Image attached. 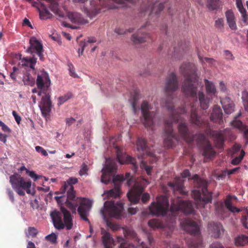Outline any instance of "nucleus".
<instances>
[{
  "label": "nucleus",
  "mask_w": 248,
  "mask_h": 248,
  "mask_svg": "<svg viewBox=\"0 0 248 248\" xmlns=\"http://www.w3.org/2000/svg\"><path fill=\"white\" fill-rule=\"evenodd\" d=\"M180 70L185 78L182 84V91L186 97L195 101L191 104L190 122L197 126L202 127L206 123L198 115L196 109L194 108L195 104H198L199 102L201 108L205 110L208 108L210 99L205 96L203 92L199 91L197 93L198 77L194 65L189 63H183L180 66Z\"/></svg>",
  "instance_id": "obj_1"
},
{
  "label": "nucleus",
  "mask_w": 248,
  "mask_h": 248,
  "mask_svg": "<svg viewBox=\"0 0 248 248\" xmlns=\"http://www.w3.org/2000/svg\"><path fill=\"white\" fill-rule=\"evenodd\" d=\"M178 88L177 78L174 73H171L166 79L165 91L168 98L164 103V106L170 112L169 119L166 120L165 122L164 129L166 134L164 141V145L168 148L172 147L174 144V141L178 140L177 135L173 132L172 123H177L179 121L182 120L181 115L186 113V110L183 107L177 109L173 108L174 106L172 102V93L177 90Z\"/></svg>",
  "instance_id": "obj_2"
},
{
  "label": "nucleus",
  "mask_w": 248,
  "mask_h": 248,
  "mask_svg": "<svg viewBox=\"0 0 248 248\" xmlns=\"http://www.w3.org/2000/svg\"><path fill=\"white\" fill-rule=\"evenodd\" d=\"M78 180L76 178L71 177L66 182H64L60 189L62 194L67 193V198L65 201L66 206L70 209L73 213H76V208L81 218L89 222L87 216L91 208V204L90 201L86 199L81 198L76 196V191L74 189L73 185L77 183Z\"/></svg>",
  "instance_id": "obj_3"
},
{
  "label": "nucleus",
  "mask_w": 248,
  "mask_h": 248,
  "mask_svg": "<svg viewBox=\"0 0 248 248\" xmlns=\"http://www.w3.org/2000/svg\"><path fill=\"white\" fill-rule=\"evenodd\" d=\"M117 169V165L115 161L107 160L106 166L102 169L101 182L105 184H108L112 178L114 187L107 191L106 193L109 197L116 198L121 194L120 188L121 183L125 180L123 175H117L112 176L113 173Z\"/></svg>",
  "instance_id": "obj_4"
},
{
  "label": "nucleus",
  "mask_w": 248,
  "mask_h": 248,
  "mask_svg": "<svg viewBox=\"0 0 248 248\" xmlns=\"http://www.w3.org/2000/svg\"><path fill=\"white\" fill-rule=\"evenodd\" d=\"M181 225L191 235V238L186 241L188 248H202V239L197 223L189 218H186L181 222ZM141 247L142 248H149L143 243H141ZM170 248H180L177 245H173Z\"/></svg>",
  "instance_id": "obj_5"
},
{
  "label": "nucleus",
  "mask_w": 248,
  "mask_h": 248,
  "mask_svg": "<svg viewBox=\"0 0 248 248\" xmlns=\"http://www.w3.org/2000/svg\"><path fill=\"white\" fill-rule=\"evenodd\" d=\"M54 227L57 230H62L65 227L67 230L72 229L73 224L70 212L65 207H61V210H54L50 213Z\"/></svg>",
  "instance_id": "obj_6"
},
{
  "label": "nucleus",
  "mask_w": 248,
  "mask_h": 248,
  "mask_svg": "<svg viewBox=\"0 0 248 248\" xmlns=\"http://www.w3.org/2000/svg\"><path fill=\"white\" fill-rule=\"evenodd\" d=\"M192 179H194V186L199 188L192 191V195L195 201L198 202H202L203 204L211 202L212 193L207 190V182L200 179L197 174H195Z\"/></svg>",
  "instance_id": "obj_7"
},
{
  "label": "nucleus",
  "mask_w": 248,
  "mask_h": 248,
  "mask_svg": "<svg viewBox=\"0 0 248 248\" xmlns=\"http://www.w3.org/2000/svg\"><path fill=\"white\" fill-rule=\"evenodd\" d=\"M10 183L15 191L20 196H24L25 191L31 194V182L30 180L25 181L20 175L16 173L10 176Z\"/></svg>",
  "instance_id": "obj_8"
},
{
  "label": "nucleus",
  "mask_w": 248,
  "mask_h": 248,
  "mask_svg": "<svg viewBox=\"0 0 248 248\" xmlns=\"http://www.w3.org/2000/svg\"><path fill=\"white\" fill-rule=\"evenodd\" d=\"M207 135L213 139L215 147L221 150L224 149L225 137L228 136L229 140L231 141L236 139L234 134L231 130L227 129L224 131H216L210 129L207 132Z\"/></svg>",
  "instance_id": "obj_9"
},
{
  "label": "nucleus",
  "mask_w": 248,
  "mask_h": 248,
  "mask_svg": "<svg viewBox=\"0 0 248 248\" xmlns=\"http://www.w3.org/2000/svg\"><path fill=\"white\" fill-rule=\"evenodd\" d=\"M156 202H152L149 206V210L152 215L159 216H165L169 211V200L165 196L157 197Z\"/></svg>",
  "instance_id": "obj_10"
},
{
  "label": "nucleus",
  "mask_w": 248,
  "mask_h": 248,
  "mask_svg": "<svg viewBox=\"0 0 248 248\" xmlns=\"http://www.w3.org/2000/svg\"><path fill=\"white\" fill-rule=\"evenodd\" d=\"M170 211L173 216H175L179 211L188 215L193 214L194 209L191 202L183 201L179 197H177L176 199L172 200Z\"/></svg>",
  "instance_id": "obj_11"
},
{
  "label": "nucleus",
  "mask_w": 248,
  "mask_h": 248,
  "mask_svg": "<svg viewBox=\"0 0 248 248\" xmlns=\"http://www.w3.org/2000/svg\"><path fill=\"white\" fill-rule=\"evenodd\" d=\"M124 209V204L122 202L115 203L114 201H108L104 203V209L101 210L100 214L104 219L107 218L106 212L111 217L119 218Z\"/></svg>",
  "instance_id": "obj_12"
},
{
  "label": "nucleus",
  "mask_w": 248,
  "mask_h": 248,
  "mask_svg": "<svg viewBox=\"0 0 248 248\" xmlns=\"http://www.w3.org/2000/svg\"><path fill=\"white\" fill-rule=\"evenodd\" d=\"M152 106L147 101H144L141 105V110L143 117L142 122L146 127L152 129L154 124V119L156 113L151 111Z\"/></svg>",
  "instance_id": "obj_13"
},
{
  "label": "nucleus",
  "mask_w": 248,
  "mask_h": 248,
  "mask_svg": "<svg viewBox=\"0 0 248 248\" xmlns=\"http://www.w3.org/2000/svg\"><path fill=\"white\" fill-rule=\"evenodd\" d=\"M198 143L200 144L202 149V155L206 158H212L216 154L210 141L206 139L203 134L200 133L196 135Z\"/></svg>",
  "instance_id": "obj_14"
},
{
  "label": "nucleus",
  "mask_w": 248,
  "mask_h": 248,
  "mask_svg": "<svg viewBox=\"0 0 248 248\" xmlns=\"http://www.w3.org/2000/svg\"><path fill=\"white\" fill-rule=\"evenodd\" d=\"M30 46L27 50V52L31 54L36 53L39 57L40 59L44 60V55L43 54V45L36 37L32 36L30 39Z\"/></svg>",
  "instance_id": "obj_15"
},
{
  "label": "nucleus",
  "mask_w": 248,
  "mask_h": 248,
  "mask_svg": "<svg viewBox=\"0 0 248 248\" xmlns=\"http://www.w3.org/2000/svg\"><path fill=\"white\" fill-rule=\"evenodd\" d=\"M117 159L119 162L121 164H131L132 165V170L136 172L138 168V166L135 158L123 153L120 148L117 147Z\"/></svg>",
  "instance_id": "obj_16"
},
{
  "label": "nucleus",
  "mask_w": 248,
  "mask_h": 248,
  "mask_svg": "<svg viewBox=\"0 0 248 248\" xmlns=\"http://www.w3.org/2000/svg\"><path fill=\"white\" fill-rule=\"evenodd\" d=\"M164 8V4L163 3L158 4L157 2H155L152 3L149 1L147 2V5L144 6L143 5L142 6L141 12L142 13H147L149 15L155 14L157 15L163 10Z\"/></svg>",
  "instance_id": "obj_17"
},
{
  "label": "nucleus",
  "mask_w": 248,
  "mask_h": 248,
  "mask_svg": "<svg viewBox=\"0 0 248 248\" xmlns=\"http://www.w3.org/2000/svg\"><path fill=\"white\" fill-rule=\"evenodd\" d=\"M50 98V96L48 94H45L42 97L39 105L42 115L44 117L48 115L51 111V102Z\"/></svg>",
  "instance_id": "obj_18"
},
{
  "label": "nucleus",
  "mask_w": 248,
  "mask_h": 248,
  "mask_svg": "<svg viewBox=\"0 0 248 248\" xmlns=\"http://www.w3.org/2000/svg\"><path fill=\"white\" fill-rule=\"evenodd\" d=\"M143 190V188L141 186H134L128 192L127 196L131 203H138Z\"/></svg>",
  "instance_id": "obj_19"
},
{
  "label": "nucleus",
  "mask_w": 248,
  "mask_h": 248,
  "mask_svg": "<svg viewBox=\"0 0 248 248\" xmlns=\"http://www.w3.org/2000/svg\"><path fill=\"white\" fill-rule=\"evenodd\" d=\"M50 83V80L47 73L42 71L37 75L36 84L38 88L42 89L43 87L47 88Z\"/></svg>",
  "instance_id": "obj_20"
},
{
  "label": "nucleus",
  "mask_w": 248,
  "mask_h": 248,
  "mask_svg": "<svg viewBox=\"0 0 248 248\" xmlns=\"http://www.w3.org/2000/svg\"><path fill=\"white\" fill-rule=\"evenodd\" d=\"M168 186L174 193L177 192L182 194L185 193L184 190V181L180 177L176 178L173 182H168Z\"/></svg>",
  "instance_id": "obj_21"
},
{
  "label": "nucleus",
  "mask_w": 248,
  "mask_h": 248,
  "mask_svg": "<svg viewBox=\"0 0 248 248\" xmlns=\"http://www.w3.org/2000/svg\"><path fill=\"white\" fill-rule=\"evenodd\" d=\"M178 132L181 137L187 142L193 141V139L189 137V132L186 123H181L178 124Z\"/></svg>",
  "instance_id": "obj_22"
},
{
  "label": "nucleus",
  "mask_w": 248,
  "mask_h": 248,
  "mask_svg": "<svg viewBox=\"0 0 248 248\" xmlns=\"http://www.w3.org/2000/svg\"><path fill=\"white\" fill-rule=\"evenodd\" d=\"M150 38L148 33L142 32L139 31L137 33L132 35L131 40L134 45H138L147 41Z\"/></svg>",
  "instance_id": "obj_23"
},
{
  "label": "nucleus",
  "mask_w": 248,
  "mask_h": 248,
  "mask_svg": "<svg viewBox=\"0 0 248 248\" xmlns=\"http://www.w3.org/2000/svg\"><path fill=\"white\" fill-rule=\"evenodd\" d=\"M222 115L223 113L220 107L218 106H215L210 116L211 121L220 124L223 122Z\"/></svg>",
  "instance_id": "obj_24"
},
{
  "label": "nucleus",
  "mask_w": 248,
  "mask_h": 248,
  "mask_svg": "<svg viewBox=\"0 0 248 248\" xmlns=\"http://www.w3.org/2000/svg\"><path fill=\"white\" fill-rule=\"evenodd\" d=\"M225 15L227 23L230 28L232 30H236L237 29L236 19L233 11L232 10H228L225 12Z\"/></svg>",
  "instance_id": "obj_25"
},
{
  "label": "nucleus",
  "mask_w": 248,
  "mask_h": 248,
  "mask_svg": "<svg viewBox=\"0 0 248 248\" xmlns=\"http://www.w3.org/2000/svg\"><path fill=\"white\" fill-rule=\"evenodd\" d=\"M231 124L233 127L237 128L240 131L243 132L244 137L247 140L248 143V128L241 121L237 119V117L231 122Z\"/></svg>",
  "instance_id": "obj_26"
},
{
  "label": "nucleus",
  "mask_w": 248,
  "mask_h": 248,
  "mask_svg": "<svg viewBox=\"0 0 248 248\" xmlns=\"http://www.w3.org/2000/svg\"><path fill=\"white\" fill-rule=\"evenodd\" d=\"M209 231L212 233V236L215 238L219 237L221 231L222 230V226L219 223L211 222L208 224V227Z\"/></svg>",
  "instance_id": "obj_27"
},
{
  "label": "nucleus",
  "mask_w": 248,
  "mask_h": 248,
  "mask_svg": "<svg viewBox=\"0 0 248 248\" xmlns=\"http://www.w3.org/2000/svg\"><path fill=\"white\" fill-rule=\"evenodd\" d=\"M220 102L225 113L230 114L234 111V105L230 98H223Z\"/></svg>",
  "instance_id": "obj_28"
},
{
  "label": "nucleus",
  "mask_w": 248,
  "mask_h": 248,
  "mask_svg": "<svg viewBox=\"0 0 248 248\" xmlns=\"http://www.w3.org/2000/svg\"><path fill=\"white\" fill-rule=\"evenodd\" d=\"M101 232L103 235L102 239L105 248H112L114 240L110 234L103 228H101Z\"/></svg>",
  "instance_id": "obj_29"
},
{
  "label": "nucleus",
  "mask_w": 248,
  "mask_h": 248,
  "mask_svg": "<svg viewBox=\"0 0 248 248\" xmlns=\"http://www.w3.org/2000/svg\"><path fill=\"white\" fill-rule=\"evenodd\" d=\"M46 3L40 2L41 9H39L40 16L42 19H46L51 17V14L47 10V8L50 9L48 2L44 0ZM52 11L51 9H50Z\"/></svg>",
  "instance_id": "obj_30"
},
{
  "label": "nucleus",
  "mask_w": 248,
  "mask_h": 248,
  "mask_svg": "<svg viewBox=\"0 0 248 248\" xmlns=\"http://www.w3.org/2000/svg\"><path fill=\"white\" fill-rule=\"evenodd\" d=\"M146 141L142 138H139L137 141V148L139 151H142L145 152L150 156H152L153 154L150 152H148L146 145Z\"/></svg>",
  "instance_id": "obj_31"
},
{
  "label": "nucleus",
  "mask_w": 248,
  "mask_h": 248,
  "mask_svg": "<svg viewBox=\"0 0 248 248\" xmlns=\"http://www.w3.org/2000/svg\"><path fill=\"white\" fill-rule=\"evenodd\" d=\"M19 60L21 61L22 65L26 66H29L32 69H34V67L36 63L37 59L32 57H23L22 58V55H19Z\"/></svg>",
  "instance_id": "obj_32"
},
{
  "label": "nucleus",
  "mask_w": 248,
  "mask_h": 248,
  "mask_svg": "<svg viewBox=\"0 0 248 248\" xmlns=\"http://www.w3.org/2000/svg\"><path fill=\"white\" fill-rule=\"evenodd\" d=\"M67 17L74 23H82L83 22V18L81 15L78 13L69 12L67 13Z\"/></svg>",
  "instance_id": "obj_33"
},
{
  "label": "nucleus",
  "mask_w": 248,
  "mask_h": 248,
  "mask_svg": "<svg viewBox=\"0 0 248 248\" xmlns=\"http://www.w3.org/2000/svg\"><path fill=\"white\" fill-rule=\"evenodd\" d=\"M234 244L237 247H244L248 245V236L242 234L234 239Z\"/></svg>",
  "instance_id": "obj_34"
},
{
  "label": "nucleus",
  "mask_w": 248,
  "mask_h": 248,
  "mask_svg": "<svg viewBox=\"0 0 248 248\" xmlns=\"http://www.w3.org/2000/svg\"><path fill=\"white\" fill-rule=\"evenodd\" d=\"M205 86L207 93L209 95H215L217 91L215 85L208 79H204Z\"/></svg>",
  "instance_id": "obj_35"
},
{
  "label": "nucleus",
  "mask_w": 248,
  "mask_h": 248,
  "mask_svg": "<svg viewBox=\"0 0 248 248\" xmlns=\"http://www.w3.org/2000/svg\"><path fill=\"white\" fill-rule=\"evenodd\" d=\"M224 203L226 208L232 213H236L240 211V210L232 204V199L230 196H228L224 201Z\"/></svg>",
  "instance_id": "obj_36"
},
{
  "label": "nucleus",
  "mask_w": 248,
  "mask_h": 248,
  "mask_svg": "<svg viewBox=\"0 0 248 248\" xmlns=\"http://www.w3.org/2000/svg\"><path fill=\"white\" fill-rule=\"evenodd\" d=\"M140 98V93L139 91L136 90L132 95V98L130 100L133 110L135 113L137 110V102Z\"/></svg>",
  "instance_id": "obj_37"
},
{
  "label": "nucleus",
  "mask_w": 248,
  "mask_h": 248,
  "mask_svg": "<svg viewBox=\"0 0 248 248\" xmlns=\"http://www.w3.org/2000/svg\"><path fill=\"white\" fill-rule=\"evenodd\" d=\"M220 2V0H207L206 6L210 11L216 10L219 7Z\"/></svg>",
  "instance_id": "obj_38"
},
{
  "label": "nucleus",
  "mask_w": 248,
  "mask_h": 248,
  "mask_svg": "<svg viewBox=\"0 0 248 248\" xmlns=\"http://www.w3.org/2000/svg\"><path fill=\"white\" fill-rule=\"evenodd\" d=\"M23 81L25 85L30 86H33L35 83L34 78L29 74H26L23 76Z\"/></svg>",
  "instance_id": "obj_39"
},
{
  "label": "nucleus",
  "mask_w": 248,
  "mask_h": 248,
  "mask_svg": "<svg viewBox=\"0 0 248 248\" xmlns=\"http://www.w3.org/2000/svg\"><path fill=\"white\" fill-rule=\"evenodd\" d=\"M38 233L36 228L33 227H29L28 228L27 231L25 232L26 236L27 237L34 238L36 236Z\"/></svg>",
  "instance_id": "obj_40"
},
{
  "label": "nucleus",
  "mask_w": 248,
  "mask_h": 248,
  "mask_svg": "<svg viewBox=\"0 0 248 248\" xmlns=\"http://www.w3.org/2000/svg\"><path fill=\"white\" fill-rule=\"evenodd\" d=\"M242 99L244 109L245 111L248 112V92H242Z\"/></svg>",
  "instance_id": "obj_41"
},
{
  "label": "nucleus",
  "mask_w": 248,
  "mask_h": 248,
  "mask_svg": "<svg viewBox=\"0 0 248 248\" xmlns=\"http://www.w3.org/2000/svg\"><path fill=\"white\" fill-rule=\"evenodd\" d=\"M73 94L71 93H68L63 96L59 98V102L58 105L60 106L63 104L65 102L72 97Z\"/></svg>",
  "instance_id": "obj_42"
},
{
  "label": "nucleus",
  "mask_w": 248,
  "mask_h": 248,
  "mask_svg": "<svg viewBox=\"0 0 248 248\" xmlns=\"http://www.w3.org/2000/svg\"><path fill=\"white\" fill-rule=\"evenodd\" d=\"M140 167L142 169H144L148 175H151L152 167L148 166L145 161L142 160L140 162Z\"/></svg>",
  "instance_id": "obj_43"
},
{
  "label": "nucleus",
  "mask_w": 248,
  "mask_h": 248,
  "mask_svg": "<svg viewBox=\"0 0 248 248\" xmlns=\"http://www.w3.org/2000/svg\"><path fill=\"white\" fill-rule=\"evenodd\" d=\"M148 225L153 229H155L161 227V223L157 219H153L148 221Z\"/></svg>",
  "instance_id": "obj_44"
},
{
  "label": "nucleus",
  "mask_w": 248,
  "mask_h": 248,
  "mask_svg": "<svg viewBox=\"0 0 248 248\" xmlns=\"http://www.w3.org/2000/svg\"><path fill=\"white\" fill-rule=\"evenodd\" d=\"M245 154V152L243 150H242L241 151L240 155L232 160V164L235 165L238 164L243 158Z\"/></svg>",
  "instance_id": "obj_45"
},
{
  "label": "nucleus",
  "mask_w": 248,
  "mask_h": 248,
  "mask_svg": "<svg viewBox=\"0 0 248 248\" xmlns=\"http://www.w3.org/2000/svg\"><path fill=\"white\" fill-rule=\"evenodd\" d=\"M242 16V20L245 25L248 24V15L245 9L239 11Z\"/></svg>",
  "instance_id": "obj_46"
},
{
  "label": "nucleus",
  "mask_w": 248,
  "mask_h": 248,
  "mask_svg": "<svg viewBox=\"0 0 248 248\" xmlns=\"http://www.w3.org/2000/svg\"><path fill=\"white\" fill-rule=\"evenodd\" d=\"M224 22L222 18H218L215 20V26L216 28L219 30H222L224 28Z\"/></svg>",
  "instance_id": "obj_47"
},
{
  "label": "nucleus",
  "mask_w": 248,
  "mask_h": 248,
  "mask_svg": "<svg viewBox=\"0 0 248 248\" xmlns=\"http://www.w3.org/2000/svg\"><path fill=\"white\" fill-rule=\"evenodd\" d=\"M198 57L201 62H203L204 60L211 65H214L216 62V61L213 58L207 57L203 58L200 55H198Z\"/></svg>",
  "instance_id": "obj_48"
},
{
  "label": "nucleus",
  "mask_w": 248,
  "mask_h": 248,
  "mask_svg": "<svg viewBox=\"0 0 248 248\" xmlns=\"http://www.w3.org/2000/svg\"><path fill=\"white\" fill-rule=\"evenodd\" d=\"M133 31V29H129L128 30H126L124 29L117 28L115 29V32L118 34L122 35L125 34L127 32H131Z\"/></svg>",
  "instance_id": "obj_49"
},
{
  "label": "nucleus",
  "mask_w": 248,
  "mask_h": 248,
  "mask_svg": "<svg viewBox=\"0 0 248 248\" xmlns=\"http://www.w3.org/2000/svg\"><path fill=\"white\" fill-rule=\"evenodd\" d=\"M26 173L28 174L31 178H33L34 181H36L41 176L36 174L33 171L27 170Z\"/></svg>",
  "instance_id": "obj_50"
},
{
  "label": "nucleus",
  "mask_w": 248,
  "mask_h": 248,
  "mask_svg": "<svg viewBox=\"0 0 248 248\" xmlns=\"http://www.w3.org/2000/svg\"><path fill=\"white\" fill-rule=\"evenodd\" d=\"M80 48H78V55L80 56L82 55L84 48L87 46V43L85 42H80L79 44Z\"/></svg>",
  "instance_id": "obj_51"
},
{
  "label": "nucleus",
  "mask_w": 248,
  "mask_h": 248,
  "mask_svg": "<svg viewBox=\"0 0 248 248\" xmlns=\"http://www.w3.org/2000/svg\"><path fill=\"white\" fill-rule=\"evenodd\" d=\"M46 240L47 241H49L50 242H51L52 243H54L56 242L57 239V236L55 234L52 233L49 235H47L46 237Z\"/></svg>",
  "instance_id": "obj_52"
},
{
  "label": "nucleus",
  "mask_w": 248,
  "mask_h": 248,
  "mask_svg": "<svg viewBox=\"0 0 248 248\" xmlns=\"http://www.w3.org/2000/svg\"><path fill=\"white\" fill-rule=\"evenodd\" d=\"M36 151L42 154L44 156H47L48 155L47 152L42 147L39 146H36L35 147Z\"/></svg>",
  "instance_id": "obj_53"
},
{
  "label": "nucleus",
  "mask_w": 248,
  "mask_h": 248,
  "mask_svg": "<svg viewBox=\"0 0 248 248\" xmlns=\"http://www.w3.org/2000/svg\"><path fill=\"white\" fill-rule=\"evenodd\" d=\"M7 193L8 195V197L10 200V201L12 202H14L15 199H14V194L13 191L10 188L7 189Z\"/></svg>",
  "instance_id": "obj_54"
},
{
  "label": "nucleus",
  "mask_w": 248,
  "mask_h": 248,
  "mask_svg": "<svg viewBox=\"0 0 248 248\" xmlns=\"http://www.w3.org/2000/svg\"><path fill=\"white\" fill-rule=\"evenodd\" d=\"M88 170V166L85 163H83L82 165L81 169L80 170L79 174L80 175H84L86 173L87 170Z\"/></svg>",
  "instance_id": "obj_55"
},
{
  "label": "nucleus",
  "mask_w": 248,
  "mask_h": 248,
  "mask_svg": "<svg viewBox=\"0 0 248 248\" xmlns=\"http://www.w3.org/2000/svg\"><path fill=\"white\" fill-rule=\"evenodd\" d=\"M0 126L1 127V129L4 132L7 133L11 132V130L10 128L1 121H0Z\"/></svg>",
  "instance_id": "obj_56"
},
{
  "label": "nucleus",
  "mask_w": 248,
  "mask_h": 248,
  "mask_svg": "<svg viewBox=\"0 0 248 248\" xmlns=\"http://www.w3.org/2000/svg\"><path fill=\"white\" fill-rule=\"evenodd\" d=\"M241 148V145L239 144L235 143L232 147V150L233 154H235L239 152Z\"/></svg>",
  "instance_id": "obj_57"
},
{
  "label": "nucleus",
  "mask_w": 248,
  "mask_h": 248,
  "mask_svg": "<svg viewBox=\"0 0 248 248\" xmlns=\"http://www.w3.org/2000/svg\"><path fill=\"white\" fill-rule=\"evenodd\" d=\"M107 225L113 231H116L119 228L118 225L111 222H108Z\"/></svg>",
  "instance_id": "obj_58"
},
{
  "label": "nucleus",
  "mask_w": 248,
  "mask_h": 248,
  "mask_svg": "<svg viewBox=\"0 0 248 248\" xmlns=\"http://www.w3.org/2000/svg\"><path fill=\"white\" fill-rule=\"evenodd\" d=\"M12 114L14 116V118H15V119L16 120V123L19 124H20V121L21 120V117L18 115L17 113L16 112V111L15 110H13L12 111Z\"/></svg>",
  "instance_id": "obj_59"
},
{
  "label": "nucleus",
  "mask_w": 248,
  "mask_h": 248,
  "mask_svg": "<svg viewBox=\"0 0 248 248\" xmlns=\"http://www.w3.org/2000/svg\"><path fill=\"white\" fill-rule=\"evenodd\" d=\"M68 66L70 76L76 78L77 77V75L74 72V68L73 65L72 64H68Z\"/></svg>",
  "instance_id": "obj_60"
},
{
  "label": "nucleus",
  "mask_w": 248,
  "mask_h": 248,
  "mask_svg": "<svg viewBox=\"0 0 248 248\" xmlns=\"http://www.w3.org/2000/svg\"><path fill=\"white\" fill-rule=\"evenodd\" d=\"M210 248H224L222 245L219 242H216L212 243Z\"/></svg>",
  "instance_id": "obj_61"
},
{
  "label": "nucleus",
  "mask_w": 248,
  "mask_h": 248,
  "mask_svg": "<svg viewBox=\"0 0 248 248\" xmlns=\"http://www.w3.org/2000/svg\"><path fill=\"white\" fill-rule=\"evenodd\" d=\"M224 56L228 60H232L233 59L232 54L229 50L224 51Z\"/></svg>",
  "instance_id": "obj_62"
},
{
  "label": "nucleus",
  "mask_w": 248,
  "mask_h": 248,
  "mask_svg": "<svg viewBox=\"0 0 248 248\" xmlns=\"http://www.w3.org/2000/svg\"><path fill=\"white\" fill-rule=\"evenodd\" d=\"M182 177L183 178H188L190 176V173L188 170H185L181 173Z\"/></svg>",
  "instance_id": "obj_63"
},
{
  "label": "nucleus",
  "mask_w": 248,
  "mask_h": 248,
  "mask_svg": "<svg viewBox=\"0 0 248 248\" xmlns=\"http://www.w3.org/2000/svg\"><path fill=\"white\" fill-rule=\"evenodd\" d=\"M150 199V195L147 193H144L141 197V201L145 203L147 202Z\"/></svg>",
  "instance_id": "obj_64"
}]
</instances>
